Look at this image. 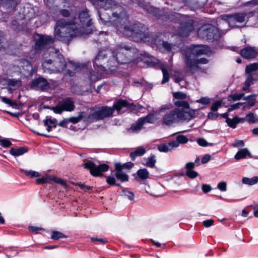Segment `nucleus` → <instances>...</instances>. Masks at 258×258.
Listing matches in <instances>:
<instances>
[{"label": "nucleus", "instance_id": "ea45409f", "mask_svg": "<svg viewBox=\"0 0 258 258\" xmlns=\"http://www.w3.org/2000/svg\"><path fill=\"white\" fill-rule=\"evenodd\" d=\"M258 70V62L251 63L246 66L245 68V72L247 74H250Z\"/></svg>", "mask_w": 258, "mask_h": 258}, {"label": "nucleus", "instance_id": "37998d69", "mask_svg": "<svg viewBox=\"0 0 258 258\" xmlns=\"http://www.w3.org/2000/svg\"><path fill=\"white\" fill-rule=\"evenodd\" d=\"M174 104L176 106L178 107H183L184 108H189V104L185 101L182 100H178L174 102Z\"/></svg>", "mask_w": 258, "mask_h": 258}, {"label": "nucleus", "instance_id": "7ed1b4c3", "mask_svg": "<svg viewBox=\"0 0 258 258\" xmlns=\"http://www.w3.org/2000/svg\"><path fill=\"white\" fill-rule=\"evenodd\" d=\"M107 53L106 51L101 50L96 55L94 61L93 67L95 70L103 77L108 75H117L118 74L116 69L118 64H120L117 60H116L115 57L112 54V56L107 62Z\"/></svg>", "mask_w": 258, "mask_h": 258}, {"label": "nucleus", "instance_id": "49530a36", "mask_svg": "<svg viewBox=\"0 0 258 258\" xmlns=\"http://www.w3.org/2000/svg\"><path fill=\"white\" fill-rule=\"evenodd\" d=\"M50 175H46V176L42 177L37 178L36 179V182L38 184H42L45 183H50Z\"/></svg>", "mask_w": 258, "mask_h": 258}, {"label": "nucleus", "instance_id": "c85d7f7f", "mask_svg": "<svg viewBox=\"0 0 258 258\" xmlns=\"http://www.w3.org/2000/svg\"><path fill=\"white\" fill-rule=\"evenodd\" d=\"M146 153V150L142 147H139L130 153V157L133 161H134L138 156H143Z\"/></svg>", "mask_w": 258, "mask_h": 258}, {"label": "nucleus", "instance_id": "f704fd0d", "mask_svg": "<svg viewBox=\"0 0 258 258\" xmlns=\"http://www.w3.org/2000/svg\"><path fill=\"white\" fill-rule=\"evenodd\" d=\"M146 160V163H143L145 166L151 168L155 167L156 162V156L155 155H151Z\"/></svg>", "mask_w": 258, "mask_h": 258}, {"label": "nucleus", "instance_id": "cd10ccee", "mask_svg": "<svg viewBox=\"0 0 258 258\" xmlns=\"http://www.w3.org/2000/svg\"><path fill=\"white\" fill-rule=\"evenodd\" d=\"M144 125V124L142 120L139 118L136 122L132 124L130 130L133 133H138L142 130Z\"/></svg>", "mask_w": 258, "mask_h": 258}, {"label": "nucleus", "instance_id": "13d9d810", "mask_svg": "<svg viewBox=\"0 0 258 258\" xmlns=\"http://www.w3.org/2000/svg\"><path fill=\"white\" fill-rule=\"evenodd\" d=\"M231 146L233 147H242L244 146V143L243 140H236L232 144Z\"/></svg>", "mask_w": 258, "mask_h": 258}, {"label": "nucleus", "instance_id": "b1692460", "mask_svg": "<svg viewBox=\"0 0 258 258\" xmlns=\"http://www.w3.org/2000/svg\"><path fill=\"white\" fill-rule=\"evenodd\" d=\"M0 3L5 8L10 10L14 9L18 5L17 0H0Z\"/></svg>", "mask_w": 258, "mask_h": 258}, {"label": "nucleus", "instance_id": "2eb2a0df", "mask_svg": "<svg viewBox=\"0 0 258 258\" xmlns=\"http://www.w3.org/2000/svg\"><path fill=\"white\" fill-rule=\"evenodd\" d=\"M208 47L203 46H191L186 49L185 59H187L188 55H191L192 57L196 58L198 56L207 54L208 52Z\"/></svg>", "mask_w": 258, "mask_h": 258}, {"label": "nucleus", "instance_id": "4d7b16f0", "mask_svg": "<svg viewBox=\"0 0 258 258\" xmlns=\"http://www.w3.org/2000/svg\"><path fill=\"white\" fill-rule=\"evenodd\" d=\"M186 175L190 178H195L198 176V173L196 171L190 170L186 171Z\"/></svg>", "mask_w": 258, "mask_h": 258}, {"label": "nucleus", "instance_id": "8fccbe9b", "mask_svg": "<svg viewBox=\"0 0 258 258\" xmlns=\"http://www.w3.org/2000/svg\"><path fill=\"white\" fill-rule=\"evenodd\" d=\"M50 182L53 181L61 185H64V181L53 175H50Z\"/></svg>", "mask_w": 258, "mask_h": 258}, {"label": "nucleus", "instance_id": "72a5a7b5", "mask_svg": "<svg viewBox=\"0 0 258 258\" xmlns=\"http://www.w3.org/2000/svg\"><path fill=\"white\" fill-rule=\"evenodd\" d=\"M138 177L142 180L147 179L149 176V172L146 168L140 169L137 171Z\"/></svg>", "mask_w": 258, "mask_h": 258}, {"label": "nucleus", "instance_id": "1a4fd4ad", "mask_svg": "<svg viewBox=\"0 0 258 258\" xmlns=\"http://www.w3.org/2000/svg\"><path fill=\"white\" fill-rule=\"evenodd\" d=\"M217 28L211 24H206L198 30V36L203 39L212 40L217 37Z\"/></svg>", "mask_w": 258, "mask_h": 258}, {"label": "nucleus", "instance_id": "ddd939ff", "mask_svg": "<svg viewBox=\"0 0 258 258\" xmlns=\"http://www.w3.org/2000/svg\"><path fill=\"white\" fill-rule=\"evenodd\" d=\"M180 26L178 29V34L182 37L188 36L194 29V22L191 19H186L178 22Z\"/></svg>", "mask_w": 258, "mask_h": 258}, {"label": "nucleus", "instance_id": "a18cd8bd", "mask_svg": "<svg viewBox=\"0 0 258 258\" xmlns=\"http://www.w3.org/2000/svg\"><path fill=\"white\" fill-rule=\"evenodd\" d=\"M145 124L146 123H153L154 122V115L153 114H148L147 116L140 118Z\"/></svg>", "mask_w": 258, "mask_h": 258}, {"label": "nucleus", "instance_id": "393cba45", "mask_svg": "<svg viewBox=\"0 0 258 258\" xmlns=\"http://www.w3.org/2000/svg\"><path fill=\"white\" fill-rule=\"evenodd\" d=\"M7 83L10 90L16 89L22 85L21 81L15 79H9L7 80Z\"/></svg>", "mask_w": 258, "mask_h": 258}, {"label": "nucleus", "instance_id": "f8f14e48", "mask_svg": "<svg viewBox=\"0 0 258 258\" xmlns=\"http://www.w3.org/2000/svg\"><path fill=\"white\" fill-rule=\"evenodd\" d=\"M180 26L178 29V34L182 37L188 36L194 29V22L191 19H186L178 22Z\"/></svg>", "mask_w": 258, "mask_h": 258}, {"label": "nucleus", "instance_id": "338daca9", "mask_svg": "<svg viewBox=\"0 0 258 258\" xmlns=\"http://www.w3.org/2000/svg\"><path fill=\"white\" fill-rule=\"evenodd\" d=\"M162 45L163 47L168 51H170L173 46L172 44L169 43L166 41H163Z\"/></svg>", "mask_w": 258, "mask_h": 258}, {"label": "nucleus", "instance_id": "603ef678", "mask_svg": "<svg viewBox=\"0 0 258 258\" xmlns=\"http://www.w3.org/2000/svg\"><path fill=\"white\" fill-rule=\"evenodd\" d=\"M256 103V99L255 98H253L251 99H250L248 101V102L246 103H244L245 104L243 108L245 109H249L251 107L253 106Z\"/></svg>", "mask_w": 258, "mask_h": 258}, {"label": "nucleus", "instance_id": "aec40b11", "mask_svg": "<svg viewBox=\"0 0 258 258\" xmlns=\"http://www.w3.org/2000/svg\"><path fill=\"white\" fill-rule=\"evenodd\" d=\"M15 64H11L9 65V69L13 72H19L21 70V67H24V64L26 63V66H30L32 67L31 63L25 59H19L15 61Z\"/></svg>", "mask_w": 258, "mask_h": 258}, {"label": "nucleus", "instance_id": "a19ab883", "mask_svg": "<svg viewBox=\"0 0 258 258\" xmlns=\"http://www.w3.org/2000/svg\"><path fill=\"white\" fill-rule=\"evenodd\" d=\"M238 117L235 116L232 119L231 118H227V120H226V123L228 124V126L230 127L235 128L236 127V125L238 123Z\"/></svg>", "mask_w": 258, "mask_h": 258}, {"label": "nucleus", "instance_id": "e2e57ef3", "mask_svg": "<svg viewBox=\"0 0 258 258\" xmlns=\"http://www.w3.org/2000/svg\"><path fill=\"white\" fill-rule=\"evenodd\" d=\"M50 53H51V55H54L58 59H60L61 57L62 56L59 53V51L58 50H56L54 48H51V50L50 51Z\"/></svg>", "mask_w": 258, "mask_h": 258}, {"label": "nucleus", "instance_id": "5701e85b", "mask_svg": "<svg viewBox=\"0 0 258 258\" xmlns=\"http://www.w3.org/2000/svg\"><path fill=\"white\" fill-rule=\"evenodd\" d=\"M177 146L176 143L171 141L168 143L159 145L158 149L161 152H167L177 148Z\"/></svg>", "mask_w": 258, "mask_h": 258}, {"label": "nucleus", "instance_id": "bb28decb", "mask_svg": "<svg viewBox=\"0 0 258 258\" xmlns=\"http://www.w3.org/2000/svg\"><path fill=\"white\" fill-rule=\"evenodd\" d=\"M51 109L55 113L60 114L64 111V99H62L56 104L55 106L52 107Z\"/></svg>", "mask_w": 258, "mask_h": 258}, {"label": "nucleus", "instance_id": "dca6fc26", "mask_svg": "<svg viewBox=\"0 0 258 258\" xmlns=\"http://www.w3.org/2000/svg\"><path fill=\"white\" fill-rule=\"evenodd\" d=\"M53 42V38L51 36L40 35L35 43V49L37 51L42 49L45 46Z\"/></svg>", "mask_w": 258, "mask_h": 258}, {"label": "nucleus", "instance_id": "9d476101", "mask_svg": "<svg viewBox=\"0 0 258 258\" xmlns=\"http://www.w3.org/2000/svg\"><path fill=\"white\" fill-rule=\"evenodd\" d=\"M85 168L90 170L91 175L94 176H100L102 175V172L107 171L109 169L108 165L105 163L96 165L92 162H87L82 165Z\"/></svg>", "mask_w": 258, "mask_h": 258}, {"label": "nucleus", "instance_id": "774afa93", "mask_svg": "<svg viewBox=\"0 0 258 258\" xmlns=\"http://www.w3.org/2000/svg\"><path fill=\"white\" fill-rule=\"evenodd\" d=\"M214 220L212 219H208L203 222V224L205 227H209L213 225Z\"/></svg>", "mask_w": 258, "mask_h": 258}, {"label": "nucleus", "instance_id": "e433bc0d", "mask_svg": "<svg viewBox=\"0 0 258 258\" xmlns=\"http://www.w3.org/2000/svg\"><path fill=\"white\" fill-rule=\"evenodd\" d=\"M242 182L244 184L252 185L256 184L258 182V177L254 176L251 178L243 177L242 178Z\"/></svg>", "mask_w": 258, "mask_h": 258}, {"label": "nucleus", "instance_id": "c03bdc74", "mask_svg": "<svg viewBox=\"0 0 258 258\" xmlns=\"http://www.w3.org/2000/svg\"><path fill=\"white\" fill-rule=\"evenodd\" d=\"M161 69L163 73V79L162 81V84H164L169 81V74L167 70L164 67H161Z\"/></svg>", "mask_w": 258, "mask_h": 258}, {"label": "nucleus", "instance_id": "6e6552de", "mask_svg": "<svg viewBox=\"0 0 258 258\" xmlns=\"http://www.w3.org/2000/svg\"><path fill=\"white\" fill-rule=\"evenodd\" d=\"M254 13H236L233 14L223 15L221 16V19L228 23L229 26L232 28L238 27L236 23H243L245 22L246 19L253 16Z\"/></svg>", "mask_w": 258, "mask_h": 258}, {"label": "nucleus", "instance_id": "052dcab7", "mask_svg": "<svg viewBox=\"0 0 258 258\" xmlns=\"http://www.w3.org/2000/svg\"><path fill=\"white\" fill-rule=\"evenodd\" d=\"M123 195L127 198L130 200L133 201L134 198V194L133 192L127 191V190H123Z\"/></svg>", "mask_w": 258, "mask_h": 258}, {"label": "nucleus", "instance_id": "f257e3e1", "mask_svg": "<svg viewBox=\"0 0 258 258\" xmlns=\"http://www.w3.org/2000/svg\"><path fill=\"white\" fill-rule=\"evenodd\" d=\"M122 34L132 37L136 41H142L156 45L160 44L162 41L161 34L159 35L150 34L148 27L140 23L131 22Z\"/></svg>", "mask_w": 258, "mask_h": 258}, {"label": "nucleus", "instance_id": "de8ad7c7", "mask_svg": "<svg viewBox=\"0 0 258 258\" xmlns=\"http://www.w3.org/2000/svg\"><path fill=\"white\" fill-rule=\"evenodd\" d=\"M74 70L71 71L70 70H68L66 74L69 75L70 76H73L76 72H78L81 70V67L78 64H74L73 66Z\"/></svg>", "mask_w": 258, "mask_h": 258}, {"label": "nucleus", "instance_id": "2f4dec72", "mask_svg": "<svg viewBox=\"0 0 258 258\" xmlns=\"http://www.w3.org/2000/svg\"><path fill=\"white\" fill-rule=\"evenodd\" d=\"M134 166V164L131 162H128L124 164L121 163H116L115 164V168L116 170H122L123 169H130Z\"/></svg>", "mask_w": 258, "mask_h": 258}, {"label": "nucleus", "instance_id": "6e6d98bb", "mask_svg": "<svg viewBox=\"0 0 258 258\" xmlns=\"http://www.w3.org/2000/svg\"><path fill=\"white\" fill-rule=\"evenodd\" d=\"M0 145L3 147L8 148L12 145V143L7 139H0Z\"/></svg>", "mask_w": 258, "mask_h": 258}, {"label": "nucleus", "instance_id": "3c124183", "mask_svg": "<svg viewBox=\"0 0 258 258\" xmlns=\"http://www.w3.org/2000/svg\"><path fill=\"white\" fill-rule=\"evenodd\" d=\"M173 95L175 98L179 100L185 99L187 97L186 94L182 92H174Z\"/></svg>", "mask_w": 258, "mask_h": 258}, {"label": "nucleus", "instance_id": "a878e982", "mask_svg": "<svg viewBox=\"0 0 258 258\" xmlns=\"http://www.w3.org/2000/svg\"><path fill=\"white\" fill-rule=\"evenodd\" d=\"M87 115L84 112H81L76 117H71L68 119H66V123L68 122H73L74 123H76L79 122L81 119H84V121H86V117L87 116Z\"/></svg>", "mask_w": 258, "mask_h": 258}, {"label": "nucleus", "instance_id": "c9c22d12", "mask_svg": "<svg viewBox=\"0 0 258 258\" xmlns=\"http://www.w3.org/2000/svg\"><path fill=\"white\" fill-rule=\"evenodd\" d=\"M75 107L74 100L71 98H66V111H72Z\"/></svg>", "mask_w": 258, "mask_h": 258}, {"label": "nucleus", "instance_id": "f03ea898", "mask_svg": "<svg viewBox=\"0 0 258 258\" xmlns=\"http://www.w3.org/2000/svg\"><path fill=\"white\" fill-rule=\"evenodd\" d=\"M101 2L102 6L105 9L112 10L110 22L116 29L117 31L122 34L127 26L131 21L126 11L120 6H115L112 0H100L97 2Z\"/></svg>", "mask_w": 258, "mask_h": 258}, {"label": "nucleus", "instance_id": "0eeeda50", "mask_svg": "<svg viewBox=\"0 0 258 258\" xmlns=\"http://www.w3.org/2000/svg\"><path fill=\"white\" fill-rule=\"evenodd\" d=\"M113 112L114 110L112 107L107 106L96 107L94 111L88 114L86 117V120L90 122L102 120L105 118L110 117Z\"/></svg>", "mask_w": 258, "mask_h": 258}, {"label": "nucleus", "instance_id": "864d4df0", "mask_svg": "<svg viewBox=\"0 0 258 258\" xmlns=\"http://www.w3.org/2000/svg\"><path fill=\"white\" fill-rule=\"evenodd\" d=\"M244 93H238L229 95V97L233 101H235L237 100H240L244 96Z\"/></svg>", "mask_w": 258, "mask_h": 258}, {"label": "nucleus", "instance_id": "69168bd1", "mask_svg": "<svg viewBox=\"0 0 258 258\" xmlns=\"http://www.w3.org/2000/svg\"><path fill=\"white\" fill-rule=\"evenodd\" d=\"M197 102L201 103L202 104H208L210 103V99L209 98L204 97H202L201 99L197 100Z\"/></svg>", "mask_w": 258, "mask_h": 258}, {"label": "nucleus", "instance_id": "7c9ffc66", "mask_svg": "<svg viewBox=\"0 0 258 258\" xmlns=\"http://www.w3.org/2000/svg\"><path fill=\"white\" fill-rule=\"evenodd\" d=\"M250 154V153L247 149L242 148L238 150V151L235 154L234 158L236 160H239L241 159L246 158L247 155Z\"/></svg>", "mask_w": 258, "mask_h": 258}, {"label": "nucleus", "instance_id": "473e14b6", "mask_svg": "<svg viewBox=\"0 0 258 258\" xmlns=\"http://www.w3.org/2000/svg\"><path fill=\"white\" fill-rule=\"evenodd\" d=\"M115 176L116 178L121 182L127 181L128 180V175L122 171V170H116Z\"/></svg>", "mask_w": 258, "mask_h": 258}, {"label": "nucleus", "instance_id": "bf43d9fd", "mask_svg": "<svg viewBox=\"0 0 258 258\" xmlns=\"http://www.w3.org/2000/svg\"><path fill=\"white\" fill-rule=\"evenodd\" d=\"M217 188L221 191H225L227 190V184L224 181L219 182L217 185Z\"/></svg>", "mask_w": 258, "mask_h": 258}, {"label": "nucleus", "instance_id": "39448f33", "mask_svg": "<svg viewBox=\"0 0 258 258\" xmlns=\"http://www.w3.org/2000/svg\"><path fill=\"white\" fill-rule=\"evenodd\" d=\"M195 115V110L190 109L186 111L183 109L175 108L165 113L162 118L163 122L167 125H170L181 120H190Z\"/></svg>", "mask_w": 258, "mask_h": 258}, {"label": "nucleus", "instance_id": "a211bd4d", "mask_svg": "<svg viewBox=\"0 0 258 258\" xmlns=\"http://www.w3.org/2000/svg\"><path fill=\"white\" fill-rule=\"evenodd\" d=\"M134 106L133 103H130L127 101L123 99H118L115 102L112 106L114 111L116 110L119 113L121 109L126 108H131Z\"/></svg>", "mask_w": 258, "mask_h": 258}, {"label": "nucleus", "instance_id": "58836bf2", "mask_svg": "<svg viewBox=\"0 0 258 258\" xmlns=\"http://www.w3.org/2000/svg\"><path fill=\"white\" fill-rule=\"evenodd\" d=\"M188 141V138L184 135H178L176 138L175 141H172V142H175L177 144V148L179 146V144H185Z\"/></svg>", "mask_w": 258, "mask_h": 258}, {"label": "nucleus", "instance_id": "6ab92c4d", "mask_svg": "<svg viewBox=\"0 0 258 258\" xmlns=\"http://www.w3.org/2000/svg\"><path fill=\"white\" fill-rule=\"evenodd\" d=\"M64 29V20L63 19L58 20L56 24L54 31L55 36L57 39L63 41L64 39L63 32L61 29Z\"/></svg>", "mask_w": 258, "mask_h": 258}, {"label": "nucleus", "instance_id": "c756f323", "mask_svg": "<svg viewBox=\"0 0 258 258\" xmlns=\"http://www.w3.org/2000/svg\"><path fill=\"white\" fill-rule=\"evenodd\" d=\"M28 149L27 148L22 147L18 149L12 148L10 150V153L14 156H19L26 153Z\"/></svg>", "mask_w": 258, "mask_h": 258}, {"label": "nucleus", "instance_id": "423d86ee", "mask_svg": "<svg viewBox=\"0 0 258 258\" xmlns=\"http://www.w3.org/2000/svg\"><path fill=\"white\" fill-rule=\"evenodd\" d=\"M135 51L134 47L122 43L115 46L112 54L120 64H127L134 59Z\"/></svg>", "mask_w": 258, "mask_h": 258}, {"label": "nucleus", "instance_id": "9b49d317", "mask_svg": "<svg viewBox=\"0 0 258 258\" xmlns=\"http://www.w3.org/2000/svg\"><path fill=\"white\" fill-rule=\"evenodd\" d=\"M208 61V59L206 58L198 59L197 57L194 58L191 55H188L185 63L187 71L194 74L199 69V64H207Z\"/></svg>", "mask_w": 258, "mask_h": 258}, {"label": "nucleus", "instance_id": "4468645a", "mask_svg": "<svg viewBox=\"0 0 258 258\" xmlns=\"http://www.w3.org/2000/svg\"><path fill=\"white\" fill-rule=\"evenodd\" d=\"M30 85L31 89L43 92L47 91L50 87V83L42 77L33 80Z\"/></svg>", "mask_w": 258, "mask_h": 258}, {"label": "nucleus", "instance_id": "5fc2aeb1", "mask_svg": "<svg viewBox=\"0 0 258 258\" xmlns=\"http://www.w3.org/2000/svg\"><path fill=\"white\" fill-rule=\"evenodd\" d=\"M64 236L63 233L58 231H53L51 235V238L54 240H57L60 238H62Z\"/></svg>", "mask_w": 258, "mask_h": 258}, {"label": "nucleus", "instance_id": "412c9836", "mask_svg": "<svg viewBox=\"0 0 258 258\" xmlns=\"http://www.w3.org/2000/svg\"><path fill=\"white\" fill-rule=\"evenodd\" d=\"M79 18L80 22L87 27H90L91 25V20L90 18L88 10L87 9H84L79 14Z\"/></svg>", "mask_w": 258, "mask_h": 258}, {"label": "nucleus", "instance_id": "20e7f679", "mask_svg": "<svg viewBox=\"0 0 258 258\" xmlns=\"http://www.w3.org/2000/svg\"><path fill=\"white\" fill-rule=\"evenodd\" d=\"M66 41L68 44L74 38L84 34L77 23L78 10L76 7L66 10Z\"/></svg>", "mask_w": 258, "mask_h": 258}, {"label": "nucleus", "instance_id": "79ce46f5", "mask_svg": "<svg viewBox=\"0 0 258 258\" xmlns=\"http://www.w3.org/2000/svg\"><path fill=\"white\" fill-rule=\"evenodd\" d=\"M21 172L24 173L26 176H29L30 177H36L40 176L39 172L32 170H27L22 169H21Z\"/></svg>", "mask_w": 258, "mask_h": 258}, {"label": "nucleus", "instance_id": "f3484780", "mask_svg": "<svg viewBox=\"0 0 258 258\" xmlns=\"http://www.w3.org/2000/svg\"><path fill=\"white\" fill-rule=\"evenodd\" d=\"M240 54L244 58L251 59L256 57L258 52L253 47L247 46L241 49Z\"/></svg>", "mask_w": 258, "mask_h": 258}, {"label": "nucleus", "instance_id": "0e129e2a", "mask_svg": "<svg viewBox=\"0 0 258 258\" xmlns=\"http://www.w3.org/2000/svg\"><path fill=\"white\" fill-rule=\"evenodd\" d=\"M4 35L2 32L0 31V51H5V47L3 45Z\"/></svg>", "mask_w": 258, "mask_h": 258}, {"label": "nucleus", "instance_id": "4c0bfd02", "mask_svg": "<svg viewBox=\"0 0 258 258\" xmlns=\"http://www.w3.org/2000/svg\"><path fill=\"white\" fill-rule=\"evenodd\" d=\"M253 84V78L252 76H249L244 83V86L242 88V90L246 92L250 91L249 87Z\"/></svg>", "mask_w": 258, "mask_h": 258}, {"label": "nucleus", "instance_id": "09e8293b", "mask_svg": "<svg viewBox=\"0 0 258 258\" xmlns=\"http://www.w3.org/2000/svg\"><path fill=\"white\" fill-rule=\"evenodd\" d=\"M245 119L249 123H253L256 121V119L254 117V114L251 112L248 113L246 115Z\"/></svg>", "mask_w": 258, "mask_h": 258}, {"label": "nucleus", "instance_id": "4be33fe9", "mask_svg": "<svg viewBox=\"0 0 258 258\" xmlns=\"http://www.w3.org/2000/svg\"><path fill=\"white\" fill-rule=\"evenodd\" d=\"M44 125L46 127V130L50 132L53 128L56 127L57 124V121L55 118H52L51 116H47L43 120Z\"/></svg>", "mask_w": 258, "mask_h": 258}, {"label": "nucleus", "instance_id": "680f3d73", "mask_svg": "<svg viewBox=\"0 0 258 258\" xmlns=\"http://www.w3.org/2000/svg\"><path fill=\"white\" fill-rule=\"evenodd\" d=\"M221 106V101H216L211 106V109L212 111H216L218 108Z\"/></svg>", "mask_w": 258, "mask_h": 258}]
</instances>
